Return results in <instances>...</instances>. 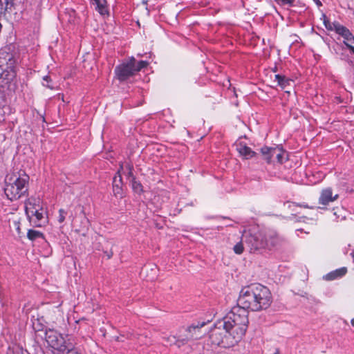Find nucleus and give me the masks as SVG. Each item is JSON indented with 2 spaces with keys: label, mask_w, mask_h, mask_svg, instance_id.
Masks as SVG:
<instances>
[{
  "label": "nucleus",
  "mask_w": 354,
  "mask_h": 354,
  "mask_svg": "<svg viewBox=\"0 0 354 354\" xmlns=\"http://www.w3.org/2000/svg\"><path fill=\"white\" fill-rule=\"evenodd\" d=\"M275 80L277 81L279 86L284 88L288 84H289V80L285 76L277 74L275 75Z\"/></svg>",
  "instance_id": "aec40b11"
},
{
  "label": "nucleus",
  "mask_w": 354,
  "mask_h": 354,
  "mask_svg": "<svg viewBox=\"0 0 354 354\" xmlns=\"http://www.w3.org/2000/svg\"><path fill=\"white\" fill-rule=\"evenodd\" d=\"M347 272V268L342 267L335 270H333L324 277V279L327 281H332L342 277Z\"/></svg>",
  "instance_id": "4468645a"
},
{
  "label": "nucleus",
  "mask_w": 354,
  "mask_h": 354,
  "mask_svg": "<svg viewBox=\"0 0 354 354\" xmlns=\"http://www.w3.org/2000/svg\"><path fill=\"white\" fill-rule=\"evenodd\" d=\"M205 324V322L201 323V324H192L189 327L187 328V331L189 333H192V331L196 332V330H198L201 327L204 326Z\"/></svg>",
  "instance_id": "bb28decb"
},
{
  "label": "nucleus",
  "mask_w": 354,
  "mask_h": 354,
  "mask_svg": "<svg viewBox=\"0 0 354 354\" xmlns=\"http://www.w3.org/2000/svg\"><path fill=\"white\" fill-rule=\"evenodd\" d=\"M27 237L30 241H35L37 239H44V235L41 232L35 230H29L27 232Z\"/></svg>",
  "instance_id": "6ab92c4d"
},
{
  "label": "nucleus",
  "mask_w": 354,
  "mask_h": 354,
  "mask_svg": "<svg viewBox=\"0 0 354 354\" xmlns=\"http://www.w3.org/2000/svg\"><path fill=\"white\" fill-rule=\"evenodd\" d=\"M337 34L344 38V44L346 46L347 44H354V36L351 32L345 26H342L340 28L337 29Z\"/></svg>",
  "instance_id": "ddd939ff"
},
{
  "label": "nucleus",
  "mask_w": 354,
  "mask_h": 354,
  "mask_svg": "<svg viewBox=\"0 0 354 354\" xmlns=\"http://www.w3.org/2000/svg\"><path fill=\"white\" fill-rule=\"evenodd\" d=\"M190 337H192V338H195V339H198V338H199V337H200V336H199V335H196L195 336L192 335H191V336H190ZM188 338H189V337H187V339H188Z\"/></svg>",
  "instance_id": "4c0bfd02"
},
{
  "label": "nucleus",
  "mask_w": 354,
  "mask_h": 354,
  "mask_svg": "<svg viewBox=\"0 0 354 354\" xmlns=\"http://www.w3.org/2000/svg\"><path fill=\"white\" fill-rule=\"evenodd\" d=\"M323 19H324V24L325 28L328 30H334L337 32L339 28L342 26L340 24H339L337 21L331 22L330 20H328L325 15H323Z\"/></svg>",
  "instance_id": "f3484780"
},
{
  "label": "nucleus",
  "mask_w": 354,
  "mask_h": 354,
  "mask_svg": "<svg viewBox=\"0 0 354 354\" xmlns=\"http://www.w3.org/2000/svg\"><path fill=\"white\" fill-rule=\"evenodd\" d=\"M292 205L293 206H299V207H304V208H309V209H313L314 207H310L309 205H308L307 204H297V203H292Z\"/></svg>",
  "instance_id": "7c9ffc66"
},
{
  "label": "nucleus",
  "mask_w": 354,
  "mask_h": 354,
  "mask_svg": "<svg viewBox=\"0 0 354 354\" xmlns=\"http://www.w3.org/2000/svg\"><path fill=\"white\" fill-rule=\"evenodd\" d=\"M272 301L270 290L260 284L254 283L243 287L239 293L236 307L247 310L260 311L267 309ZM248 316V313H246Z\"/></svg>",
  "instance_id": "f03ea898"
},
{
  "label": "nucleus",
  "mask_w": 354,
  "mask_h": 354,
  "mask_svg": "<svg viewBox=\"0 0 354 354\" xmlns=\"http://www.w3.org/2000/svg\"><path fill=\"white\" fill-rule=\"evenodd\" d=\"M285 241L273 229H265L253 234H243V241L250 253L263 254L282 245Z\"/></svg>",
  "instance_id": "7ed1b4c3"
},
{
  "label": "nucleus",
  "mask_w": 354,
  "mask_h": 354,
  "mask_svg": "<svg viewBox=\"0 0 354 354\" xmlns=\"http://www.w3.org/2000/svg\"><path fill=\"white\" fill-rule=\"evenodd\" d=\"M147 268L145 267L144 268H142V272H144L145 271H147Z\"/></svg>",
  "instance_id": "58836bf2"
},
{
  "label": "nucleus",
  "mask_w": 354,
  "mask_h": 354,
  "mask_svg": "<svg viewBox=\"0 0 354 354\" xmlns=\"http://www.w3.org/2000/svg\"><path fill=\"white\" fill-rule=\"evenodd\" d=\"M122 177L120 175L118 176V180H117V177L115 176L113 179V192L115 196L118 198L123 197V191L122 188Z\"/></svg>",
  "instance_id": "2eb2a0df"
},
{
  "label": "nucleus",
  "mask_w": 354,
  "mask_h": 354,
  "mask_svg": "<svg viewBox=\"0 0 354 354\" xmlns=\"http://www.w3.org/2000/svg\"><path fill=\"white\" fill-rule=\"evenodd\" d=\"M248 318L246 313L238 307H233L230 312L214 325L209 335L212 345L230 348L235 345L245 335L248 328Z\"/></svg>",
  "instance_id": "f257e3e1"
},
{
  "label": "nucleus",
  "mask_w": 354,
  "mask_h": 354,
  "mask_svg": "<svg viewBox=\"0 0 354 354\" xmlns=\"http://www.w3.org/2000/svg\"><path fill=\"white\" fill-rule=\"evenodd\" d=\"M105 254H106L108 259H110L113 255L112 252H105Z\"/></svg>",
  "instance_id": "e433bc0d"
},
{
  "label": "nucleus",
  "mask_w": 354,
  "mask_h": 354,
  "mask_svg": "<svg viewBox=\"0 0 354 354\" xmlns=\"http://www.w3.org/2000/svg\"><path fill=\"white\" fill-rule=\"evenodd\" d=\"M29 176L24 174L22 175L12 174L7 176L5 179L4 192L7 198L10 201H16L26 195L28 192Z\"/></svg>",
  "instance_id": "20e7f679"
},
{
  "label": "nucleus",
  "mask_w": 354,
  "mask_h": 354,
  "mask_svg": "<svg viewBox=\"0 0 354 354\" xmlns=\"http://www.w3.org/2000/svg\"><path fill=\"white\" fill-rule=\"evenodd\" d=\"M236 148L240 156L245 159H250L256 156V153L243 142L237 143Z\"/></svg>",
  "instance_id": "9b49d317"
},
{
  "label": "nucleus",
  "mask_w": 354,
  "mask_h": 354,
  "mask_svg": "<svg viewBox=\"0 0 354 354\" xmlns=\"http://www.w3.org/2000/svg\"><path fill=\"white\" fill-rule=\"evenodd\" d=\"M351 324L353 326H354V318L351 319Z\"/></svg>",
  "instance_id": "a19ab883"
},
{
  "label": "nucleus",
  "mask_w": 354,
  "mask_h": 354,
  "mask_svg": "<svg viewBox=\"0 0 354 354\" xmlns=\"http://www.w3.org/2000/svg\"><path fill=\"white\" fill-rule=\"evenodd\" d=\"M339 197L337 194L333 195L332 189L330 187L324 189L320 194L319 203L324 205H328L330 202L336 201Z\"/></svg>",
  "instance_id": "9d476101"
},
{
  "label": "nucleus",
  "mask_w": 354,
  "mask_h": 354,
  "mask_svg": "<svg viewBox=\"0 0 354 354\" xmlns=\"http://www.w3.org/2000/svg\"><path fill=\"white\" fill-rule=\"evenodd\" d=\"M149 64V62L147 61H140L136 64V61L135 60L133 62V68L136 71V73L139 72L142 68L147 67Z\"/></svg>",
  "instance_id": "412c9836"
},
{
  "label": "nucleus",
  "mask_w": 354,
  "mask_h": 354,
  "mask_svg": "<svg viewBox=\"0 0 354 354\" xmlns=\"http://www.w3.org/2000/svg\"><path fill=\"white\" fill-rule=\"evenodd\" d=\"M274 1L281 6H288L290 7L295 6V0H274Z\"/></svg>",
  "instance_id": "393cba45"
},
{
  "label": "nucleus",
  "mask_w": 354,
  "mask_h": 354,
  "mask_svg": "<svg viewBox=\"0 0 354 354\" xmlns=\"http://www.w3.org/2000/svg\"><path fill=\"white\" fill-rule=\"evenodd\" d=\"M130 183L131 185L132 189L135 193L139 195L143 193V186L142 185L140 181L136 180V178H133V179L131 180Z\"/></svg>",
  "instance_id": "a211bd4d"
},
{
  "label": "nucleus",
  "mask_w": 354,
  "mask_h": 354,
  "mask_svg": "<svg viewBox=\"0 0 354 354\" xmlns=\"http://www.w3.org/2000/svg\"><path fill=\"white\" fill-rule=\"evenodd\" d=\"M134 61L135 58L131 57L127 62H123L115 67V73L120 82L128 80L136 73L133 68Z\"/></svg>",
  "instance_id": "0eeeda50"
},
{
  "label": "nucleus",
  "mask_w": 354,
  "mask_h": 354,
  "mask_svg": "<svg viewBox=\"0 0 354 354\" xmlns=\"http://www.w3.org/2000/svg\"><path fill=\"white\" fill-rule=\"evenodd\" d=\"M15 63V57L10 51V48L4 47L0 50V67L3 71L14 73Z\"/></svg>",
  "instance_id": "6e6552de"
},
{
  "label": "nucleus",
  "mask_w": 354,
  "mask_h": 354,
  "mask_svg": "<svg viewBox=\"0 0 354 354\" xmlns=\"http://www.w3.org/2000/svg\"><path fill=\"white\" fill-rule=\"evenodd\" d=\"M44 209L41 205V201L39 198H30L25 202V212L28 214L30 211L41 210Z\"/></svg>",
  "instance_id": "f8f14e48"
},
{
  "label": "nucleus",
  "mask_w": 354,
  "mask_h": 354,
  "mask_svg": "<svg viewBox=\"0 0 354 354\" xmlns=\"http://www.w3.org/2000/svg\"><path fill=\"white\" fill-rule=\"evenodd\" d=\"M66 216H67V212L66 210H64V209H60L59 210L58 222L59 223H62L65 221Z\"/></svg>",
  "instance_id": "a878e982"
},
{
  "label": "nucleus",
  "mask_w": 354,
  "mask_h": 354,
  "mask_svg": "<svg viewBox=\"0 0 354 354\" xmlns=\"http://www.w3.org/2000/svg\"><path fill=\"white\" fill-rule=\"evenodd\" d=\"M93 4L95 6V10L100 14L105 15L108 12L106 0H91Z\"/></svg>",
  "instance_id": "dca6fc26"
},
{
  "label": "nucleus",
  "mask_w": 354,
  "mask_h": 354,
  "mask_svg": "<svg viewBox=\"0 0 354 354\" xmlns=\"http://www.w3.org/2000/svg\"><path fill=\"white\" fill-rule=\"evenodd\" d=\"M244 242L243 241V237L241 238V241L237 243L233 248L234 252L237 254H241L243 253L244 250Z\"/></svg>",
  "instance_id": "5701e85b"
},
{
  "label": "nucleus",
  "mask_w": 354,
  "mask_h": 354,
  "mask_svg": "<svg viewBox=\"0 0 354 354\" xmlns=\"http://www.w3.org/2000/svg\"><path fill=\"white\" fill-rule=\"evenodd\" d=\"M185 339L176 340V345L178 347H180L182 345L185 344Z\"/></svg>",
  "instance_id": "72a5a7b5"
},
{
  "label": "nucleus",
  "mask_w": 354,
  "mask_h": 354,
  "mask_svg": "<svg viewBox=\"0 0 354 354\" xmlns=\"http://www.w3.org/2000/svg\"><path fill=\"white\" fill-rule=\"evenodd\" d=\"M8 9H6V7H3L2 1L0 0V15H2L3 14H5L6 11Z\"/></svg>",
  "instance_id": "473e14b6"
},
{
  "label": "nucleus",
  "mask_w": 354,
  "mask_h": 354,
  "mask_svg": "<svg viewBox=\"0 0 354 354\" xmlns=\"http://www.w3.org/2000/svg\"><path fill=\"white\" fill-rule=\"evenodd\" d=\"M313 1L316 3V5L318 6V7H320L322 6V2L320 1V0H313Z\"/></svg>",
  "instance_id": "c9c22d12"
},
{
  "label": "nucleus",
  "mask_w": 354,
  "mask_h": 354,
  "mask_svg": "<svg viewBox=\"0 0 354 354\" xmlns=\"http://www.w3.org/2000/svg\"><path fill=\"white\" fill-rule=\"evenodd\" d=\"M346 47L350 50L351 53H352L354 55V46H353L351 44H346Z\"/></svg>",
  "instance_id": "f704fd0d"
},
{
  "label": "nucleus",
  "mask_w": 354,
  "mask_h": 354,
  "mask_svg": "<svg viewBox=\"0 0 354 354\" xmlns=\"http://www.w3.org/2000/svg\"><path fill=\"white\" fill-rule=\"evenodd\" d=\"M262 155L268 163L275 161L283 163L288 160L286 151L280 146L264 147L261 149Z\"/></svg>",
  "instance_id": "423d86ee"
},
{
  "label": "nucleus",
  "mask_w": 354,
  "mask_h": 354,
  "mask_svg": "<svg viewBox=\"0 0 354 354\" xmlns=\"http://www.w3.org/2000/svg\"><path fill=\"white\" fill-rule=\"evenodd\" d=\"M7 354H25L22 349L19 347L9 348Z\"/></svg>",
  "instance_id": "cd10ccee"
},
{
  "label": "nucleus",
  "mask_w": 354,
  "mask_h": 354,
  "mask_svg": "<svg viewBox=\"0 0 354 354\" xmlns=\"http://www.w3.org/2000/svg\"><path fill=\"white\" fill-rule=\"evenodd\" d=\"M42 85L44 86H46L50 89H51V90L55 89V86L52 82V80H51L50 77L48 75H45L43 77Z\"/></svg>",
  "instance_id": "4be33fe9"
},
{
  "label": "nucleus",
  "mask_w": 354,
  "mask_h": 354,
  "mask_svg": "<svg viewBox=\"0 0 354 354\" xmlns=\"http://www.w3.org/2000/svg\"><path fill=\"white\" fill-rule=\"evenodd\" d=\"M125 168L127 171V178L129 179V180L131 181V179H133V178H136L133 174V167L131 164L130 163H126L125 165Z\"/></svg>",
  "instance_id": "b1692460"
},
{
  "label": "nucleus",
  "mask_w": 354,
  "mask_h": 354,
  "mask_svg": "<svg viewBox=\"0 0 354 354\" xmlns=\"http://www.w3.org/2000/svg\"><path fill=\"white\" fill-rule=\"evenodd\" d=\"M12 225L15 228L16 231L17 232V234L19 235L21 234L19 221H13Z\"/></svg>",
  "instance_id": "c756f323"
},
{
  "label": "nucleus",
  "mask_w": 354,
  "mask_h": 354,
  "mask_svg": "<svg viewBox=\"0 0 354 354\" xmlns=\"http://www.w3.org/2000/svg\"><path fill=\"white\" fill-rule=\"evenodd\" d=\"M167 343H168L169 345L172 344H176V337L175 336H169L166 338H165Z\"/></svg>",
  "instance_id": "c85d7f7f"
},
{
  "label": "nucleus",
  "mask_w": 354,
  "mask_h": 354,
  "mask_svg": "<svg viewBox=\"0 0 354 354\" xmlns=\"http://www.w3.org/2000/svg\"><path fill=\"white\" fill-rule=\"evenodd\" d=\"M273 354H279V349H276V351Z\"/></svg>",
  "instance_id": "ea45409f"
},
{
  "label": "nucleus",
  "mask_w": 354,
  "mask_h": 354,
  "mask_svg": "<svg viewBox=\"0 0 354 354\" xmlns=\"http://www.w3.org/2000/svg\"><path fill=\"white\" fill-rule=\"evenodd\" d=\"M45 338L48 344L53 349L62 354H65L66 351L71 348V342L66 339L68 335L64 337L62 334L53 329H48L46 331Z\"/></svg>",
  "instance_id": "39448f33"
},
{
  "label": "nucleus",
  "mask_w": 354,
  "mask_h": 354,
  "mask_svg": "<svg viewBox=\"0 0 354 354\" xmlns=\"http://www.w3.org/2000/svg\"><path fill=\"white\" fill-rule=\"evenodd\" d=\"M6 9H9L14 4V0H4Z\"/></svg>",
  "instance_id": "2f4dec72"
},
{
  "label": "nucleus",
  "mask_w": 354,
  "mask_h": 354,
  "mask_svg": "<svg viewBox=\"0 0 354 354\" xmlns=\"http://www.w3.org/2000/svg\"><path fill=\"white\" fill-rule=\"evenodd\" d=\"M26 214L30 223L35 227H41L47 223V216H46V211L44 209L32 210Z\"/></svg>",
  "instance_id": "1a4fd4ad"
}]
</instances>
